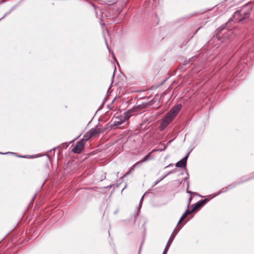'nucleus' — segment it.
<instances>
[{
    "mask_svg": "<svg viewBox=\"0 0 254 254\" xmlns=\"http://www.w3.org/2000/svg\"><path fill=\"white\" fill-rule=\"evenodd\" d=\"M182 108L181 104L175 105L167 114L160 124L161 130H163L174 120Z\"/></svg>",
    "mask_w": 254,
    "mask_h": 254,
    "instance_id": "1",
    "label": "nucleus"
},
{
    "mask_svg": "<svg viewBox=\"0 0 254 254\" xmlns=\"http://www.w3.org/2000/svg\"><path fill=\"white\" fill-rule=\"evenodd\" d=\"M147 103H144L134 106L131 109L129 110L125 116V120H128L131 116L133 115V113L138 111H140L143 109L146 108Z\"/></svg>",
    "mask_w": 254,
    "mask_h": 254,
    "instance_id": "2",
    "label": "nucleus"
},
{
    "mask_svg": "<svg viewBox=\"0 0 254 254\" xmlns=\"http://www.w3.org/2000/svg\"><path fill=\"white\" fill-rule=\"evenodd\" d=\"M253 179H254V173H253L251 176L250 177H243L240 180L236 181L230 185H229L227 187L229 190H232L235 187H236L237 185H240L242 183H245L247 181L251 180Z\"/></svg>",
    "mask_w": 254,
    "mask_h": 254,
    "instance_id": "3",
    "label": "nucleus"
},
{
    "mask_svg": "<svg viewBox=\"0 0 254 254\" xmlns=\"http://www.w3.org/2000/svg\"><path fill=\"white\" fill-rule=\"evenodd\" d=\"M87 138L82 139L77 142L76 145L72 149V151L74 153H80L83 150L84 144Z\"/></svg>",
    "mask_w": 254,
    "mask_h": 254,
    "instance_id": "4",
    "label": "nucleus"
},
{
    "mask_svg": "<svg viewBox=\"0 0 254 254\" xmlns=\"http://www.w3.org/2000/svg\"><path fill=\"white\" fill-rule=\"evenodd\" d=\"M211 199V198L207 197V198H206L204 199L200 200L198 201L197 202H196V203L192 204L191 205V207L192 208V211H195L197 210L198 209H200L202 206H203Z\"/></svg>",
    "mask_w": 254,
    "mask_h": 254,
    "instance_id": "5",
    "label": "nucleus"
},
{
    "mask_svg": "<svg viewBox=\"0 0 254 254\" xmlns=\"http://www.w3.org/2000/svg\"><path fill=\"white\" fill-rule=\"evenodd\" d=\"M181 228H182L181 227H179V230L176 232V233L174 234V235H173L174 233L172 234V235L171 236L170 238H169V239L166 245V247L163 251L162 254H167V252H168L172 242L173 241L176 235H177L178 231L181 229Z\"/></svg>",
    "mask_w": 254,
    "mask_h": 254,
    "instance_id": "6",
    "label": "nucleus"
},
{
    "mask_svg": "<svg viewBox=\"0 0 254 254\" xmlns=\"http://www.w3.org/2000/svg\"><path fill=\"white\" fill-rule=\"evenodd\" d=\"M190 152H188L186 155L181 160L179 161L176 164V167L178 168H184L186 167L187 165V160L189 157V155Z\"/></svg>",
    "mask_w": 254,
    "mask_h": 254,
    "instance_id": "7",
    "label": "nucleus"
},
{
    "mask_svg": "<svg viewBox=\"0 0 254 254\" xmlns=\"http://www.w3.org/2000/svg\"><path fill=\"white\" fill-rule=\"evenodd\" d=\"M233 20V18H230L227 23H226L225 24L222 25L220 27L216 29V36L218 38H220L221 37V34L222 31H226L223 33V34L225 33V32L227 31V29L226 28V25L228 24V23L230 22L231 21Z\"/></svg>",
    "mask_w": 254,
    "mask_h": 254,
    "instance_id": "8",
    "label": "nucleus"
},
{
    "mask_svg": "<svg viewBox=\"0 0 254 254\" xmlns=\"http://www.w3.org/2000/svg\"><path fill=\"white\" fill-rule=\"evenodd\" d=\"M101 130L99 128H92L87 133L88 138L91 137L97 134L101 133Z\"/></svg>",
    "mask_w": 254,
    "mask_h": 254,
    "instance_id": "9",
    "label": "nucleus"
},
{
    "mask_svg": "<svg viewBox=\"0 0 254 254\" xmlns=\"http://www.w3.org/2000/svg\"><path fill=\"white\" fill-rule=\"evenodd\" d=\"M157 151L156 149H153V150H152L150 152L148 153L146 155H145L143 158V159H142L141 161H139V162H137V164L139 165H141L142 164V163L143 162H146L149 160H150L151 159V154L154 152V151Z\"/></svg>",
    "mask_w": 254,
    "mask_h": 254,
    "instance_id": "10",
    "label": "nucleus"
},
{
    "mask_svg": "<svg viewBox=\"0 0 254 254\" xmlns=\"http://www.w3.org/2000/svg\"><path fill=\"white\" fill-rule=\"evenodd\" d=\"M228 190H229V189H228L227 187H226V188H223L217 194H214L213 195H207V196H206V197L211 198V199H212V198H213V197H215L216 196L220 194V193L225 192H226Z\"/></svg>",
    "mask_w": 254,
    "mask_h": 254,
    "instance_id": "11",
    "label": "nucleus"
},
{
    "mask_svg": "<svg viewBox=\"0 0 254 254\" xmlns=\"http://www.w3.org/2000/svg\"><path fill=\"white\" fill-rule=\"evenodd\" d=\"M139 165L136 162L130 169L127 172L125 175H124V177H126L128 176L130 173H131L132 172H133L134 170V168L137 166Z\"/></svg>",
    "mask_w": 254,
    "mask_h": 254,
    "instance_id": "12",
    "label": "nucleus"
},
{
    "mask_svg": "<svg viewBox=\"0 0 254 254\" xmlns=\"http://www.w3.org/2000/svg\"><path fill=\"white\" fill-rule=\"evenodd\" d=\"M124 123V121H122V120H119L118 119L117 120H116L114 121V127H118L121 125H122Z\"/></svg>",
    "mask_w": 254,
    "mask_h": 254,
    "instance_id": "13",
    "label": "nucleus"
},
{
    "mask_svg": "<svg viewBox=\"0 0 254 254\" xmlns=\"http://www.w3.org/2000/svg\"><path fill=\"white\" fill-rule=\"evenodd\" d=\"M171 142H172V140L169 141L167 142L166 145H165L164 144H161V145H163V146H164L163 149H156V150L159 151H162L165 150L166 149L167 146H168L169 144H170Z\"/></svg>",
    "mask_w": 254,
    "mask_h": 254,
    "instance_id": "14",
    "label": "nucleus"
},
{
    "mask_svg": "<svg viewBox=\"0 0 254 254\" xmlns=\"http://www.w3.org/2000/svg\"><path fill=\"white\" fill-rule=\"evenodd\" d=\"M176 171L175 169L169 171L168 173L164 174L163 175V176L162 177V178H163V179H164V178H165L168 175H171L172 174H174V173H176Z\"/></svg>",
    "mask_w": 254,
    "mask_h": 254,
    "instance_id": "15",
    "label": "nucleus"
},
{
    "mask_svg": "<svg viewBox=\"0 0 254 254\" xmlns=\"http://www.w3.org/2000/svg\"><path fill=\"white\" fill-rule=\"evenodd\" d=\"M243 17L242 18L240 19H239L238 21H243L244 19L248 18L250 16V13L249 12H244V14H243Z\"/></svg>",
    "mask_w": 254,
    "mask_h": 254,
    "instance_id": "16",
    "label": "nucleus"
},
{
    "mask_svg": "<svg viewBox=\"0 0 254 254\" xmlns=\"http://www.w3.org/2000/svg\"><path fill=\"white\" fill-rule=\"evenodd\" d=\"M241 15V11L239 10H237L235 11L233 15V18L236 19H238V17L239 16Z\"/></svg>",
    "mask_w": 254,
    "mask_h": 254,
    "instance_id": "17",
    "label": "nucleus"
},
{
    "mask_svg": "<svg viewBox=\"0 0 254 254\" xmlns=\"http://www.w3.org/2000/svg\"><path fill=\"white\" fill-rule=\"evenodd\" d=\"M14 8V7H12L10 10H9L8 12L5 13V14L0 19V20L3 19L4 17H5L7 15L10 14Z\"/></svg>",
    "mask_w": 254,
    "mask_h": 254,
    "instance_id": "18",
    "label": "nucleus"
},
{
    "mask_svg": "<svg viewBox=\"0 0 254 254\" xmlns=\"http://www.w3.org/2000/svg\"><path fill=\"white\" fill-rule=\"evenodd\" d=\"M194 211H192V209L191 210L187 209L184 213L186 214L187 216L188 215L190 214L191 212Z\"/></svg>",
    "mask_w": 254,
    "mask_h": 254,
    "instance_id": "19",
    "label": "nucleus"
},
{
    "mask_svg": "<svg viewBox=\"0 0 254 254\" xmlns=\"http://www.w3.org/2000/svg\"><path fill=\"white\" fill-rule=\"evenodd\" d=\"M186 217H187V215L186 214H185L184 213H183V215H182V216L181 217V218L178 223V224H179L181 222L183 221Z\"/></svg>",
    "mask_w": 254,
    "mask_h": 254,
    "instance_id": "20",
    "label": "nucleus"
},
{
    "mask_svg": "<svg viewBox=\"0 0 254 254\" xmlns=\"http://www.w3.org/2000/svg\"><path fill=\"white\" fill-rule=\"evenodd\" d=\"M163 180V178L162 177L158 178L154 183L153 186H156L157 184H158L160 182H161Z\"/></svg>",
    "mask_w": 254,
    "mask_h": 254,
    "instance_id": "21",
    "label": "nucleus"
},
{
    "mask_svg": "<svg viewBox=\"0 0 254 254\" xmlns=\"http://www.w3.org/2000/svg\"><path fill=\"white\" fill-rule=\"evenodd\" d=\"M187 193H189V194H194V195H199V196H200V197H202V196H201L200 195H199V194H198L197 193H196V192H192V191H190H190H189Z\"/></svg>",
    "mask_w": 254,
    "mask_h": 254,
    "instance_id": "22",
    "label": "nucleus"
},
{
    "mask_svg": "<svg viewBox=\"0 0 254 254\" xmlns=\"http://www.w3.org/2000/svg\"><path fill=\"white\" fill-rule=\"evenodd\" d=\"M192 196H190V198H189V199L188 200V204H187L188 207L190 205V202H191V201L192 200Z\"/></svg>",
    "mask_w": 254,
    "mask_h": 254,
    "instance_id": "23",
    "label": "nucleus"
},
{
    "mask_svg": "<svg viewBox=\"0 0 254 254\" xmlns=\"http://www.w3.org/2000/svg\"><path fill=\"white\" fill-rule=\"evenodd\" d=\"M16 154V153H13V152H7L6 153L0 152V154Z\"/></svg>",
    "mask_w": 254,
    "mask_h": 254,
    "instance_id": "24",
    "label": "nucleus"
},
{
    "mask_svg": "<svg viewBox=\"0 0 254 254\" xmlns=\"http://www.w3.org/2000/svg\"><path fill=\"white\" fill-rule=\"evenodd\" d=\"M196 57H193L190 59H189V61H188V63L192 61H194L196 59Z\"/></svg>",
    "mask_w": 254,
    "mask_h": 254,
    "instance_id": "25",
    "label": "nucleus"
},
{
    "mask_svg": "<svg viewBox=\"0 0 254 254\" xmlns=\"http://www.w3.org/2000/svg\"><path fill=\"white\" fill-rule=\"evenodd\" d=\"M144 195H143L140 199V202H139V207H140L141 206L142 201H143V199L144 198Z\"/></svg>",
    "mask_w": 254,
    "mask_h": 254,
    "instance_id": "26",
    "label": "nucleus"
},
{
    "mask_svg": "<svg viewBox=\"0 0 254 254\" xmlns=\"http://www.w3.org/2000/svg\"><path fill=\"white\" fill-rule=\"evenodd\" d=\"M107 98V97H106V98L104 99V101H103V103H102V105H101V108H100L99 109H101V108H102V107H103V105H104V103L106 102Z\"/></svg>",
    "mask_w": 254,
    "mask_h": 254,
    "instance_id": "27",
    "label": "nucleus"
},
{
    "mask_svg": "<svg viewBox=\"0 0 254 254\" xmlns=\"http://www.w3.org/2000/svg\"><path fill=\"white\" fill-rule=\"evenodd\" d=\"M143 244V241H142V242L141 243V244L140 245V248H139V250L138 254H140V252H141V249H142V247Z\"/></svg>",
    "mask_w": 254,
    "mask_h": 254,
    "instance_id": "28",
    "label": "nucleus"
},
{
    "mask_svg": "<svg viewBox=\"0 0 254 254\" xmlns=\"http://www.w3.org/2000/svg\"><path fill=\"white\" fill-rule=\"evenodd\" d=\"M14 155L18 157H20V158H26L27 157V156H21V155H18L17 153H16V154H14Z\"/></svg>",
    "mask_w": 254,
    "mask_h": 254,
    "instance_id": "29",
    "label": "nucleus"
},
{
    "mask_svg": "<svg viewBox=\"0 0 254 254\" xmlns=\"http://www.w3.org/2000/svg\"><path fill=\"white\" fill-rule=\"evenodd\" d=\"M105 43H106V46H107L108 49L109 50V52H110V48L109 47L107 41L106 39H105Z\"/></svg>",
    "mask_w": 254,
    "mask_h": 254,
    "instance_id": "30",
    "label": "nucleus"
},
{
    "mask_svg": "<svg viewBox=\"0 0 254 254\" xmlns=\"http://www.w3.org/2000/svg\"><path fill=\"white\" fill-rule=\"evenodd\" d=\"M189 182L188 181V182H187V189L186 190L187 192H188L189 191H190V190H189Z\"/></svg>",
    "mask_w": 254,
    "mask_h": 254,
    "instance_id": "31",
    "label": "nucleus"
},
{
    "mask_svg": "<svg viewBox=\"0 0 254 254\" xmlns=\"http://www.w3.org/2000/svg\"><path fill=\"white\" fill-rule=\"evenodd\" d=\"M114 185H109V186H108L107 187H104L105 189H108V188H111Z\"/></svg>",
    "mask_w": 254,
    "mask_h": 254,
    "instance_id": "32",
    "label": "nucleus"
},
{
    "mask_svg": "<svg viewBox=\"0 0 254 254\" xmlns=\"http://www.w3.org/2000/svg\"><path fill=\"white\" fill-rule=\"evenodd\" d=\"M36 196V194H35V195L33 196V198H32V199L31 200V203H33V201H34Z\"/></svg>",
    "mask_w": 254,
    "mask_h": 254,
    "instance_id": "33",
    "label": "nucleus"
},
{
    "mask_svg": "<svg viewBox=\"0 0 254 254\" xmlns=\"http://www.w3.org/2000/svg\"><path fill=\"white\" fill-rule=\"evenodd\" d=\"M98 9L100 11V13H101V16L102 17L103 16V12L102 11V10L101 9H100L99 8H98Z\"/></svg>",
    "mask_w": 254,
    "mask_h": 254,
    "instance_id": "34",
    "label": "nucleus"
},
{
    "mask_svg": "<svg viewBox=\"0 0 254 254\" xmlns=\"http://www.w3.org/2000/svg\"><path fill=\"white\" fill-rule=\"evenodd\" d=\"M172 166H173V164H170L169 165H168L166 167V168L167 167H171Z\"/></svg>",
    "mask_w": 254,
    "mask_h": 254,
    "instance_id": "35",
    "label": "nucleus"
},
{
    "mask_svg": "<svg viewBox=\"0 0 254 254\" xmlns=\"http://www.w3.org/2000/svg\"><path fill=\"white\" fill-rule=\"evenodd\" d=\"M184 180H185V181L187 180H188V177H186Z\"/></svg>",
    "mask_w": 254,
    "mask_h": 254,
    "instance_id": "36",
    "label": "nucleus"
},
{
    "mask_svg": "<svg viewBox=\"0 0 254 254\" xmlns=\"http://www.w3.org/2000/svg\"><path fill=\"white\" fill-rule=\"evenodd\" d=\"M4 2V0L2 1L1 2H0V4L3 3Z\"/></svg>",
    "mask_w": 254,
    "mask_h": 254,
    "instance_id": "37",
    "label": "nucleus"
},
{
    "mask_svg": "<svg viewBox=\"0 0 254 254\" xmlns=\"http://www.w3.org/2000/svg\"><path fill=\"white\" fill-rule=\"evenodd\" d=\"M112 54H113V57H115V55H114L113 52H112Z\"/></svg>",
    "mask_w": 254,
    "mask_h": 254,
    "instance_id": "38",
    "label": "nucleus"
},
{
    "mask_svg": "<svg viewBox=\"0 0 254 254\" xmlns=\"http://www.w3.org/2000/svg\"><path fill=\"white\" fill-rule=\"evenodd\" d=\"M185 64H187V62H185Z\"/></svg>",
    "mask_w": 254,
    "mask_h": 254,
    "instance_id": "39",
    "label": "nucleus"
},
{
    "mask_svg": "<svg viewBox=\"0 0 254 254\" xmlns=\"http://www.w3.org/2000/svg\"><path fill=\"white\" fill-rule=\"evenodd\" d=\"M136 215H138V213H137L136 215H135V217H136Z\"/></svg>",
    "mask_w": 254,
    "mask_h": 254,
    "instance_id": "40",
    "label": "nucleus"
}]
</instances>
